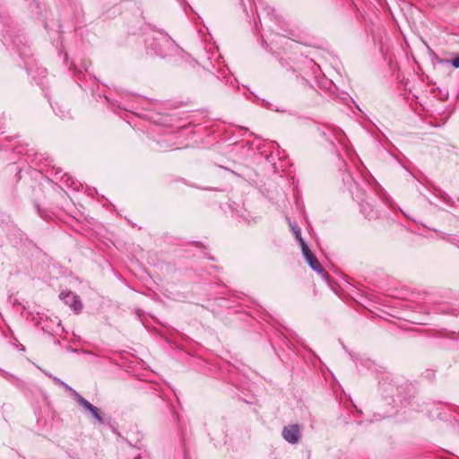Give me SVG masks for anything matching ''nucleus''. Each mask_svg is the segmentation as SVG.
<instances>
[{
    "mask_svg": "<svg viewBox=\"0 0 459 459\" xmlns=\"http://www.w3.org/2000/svg\"><path fill=\"white\" fill-rule=\"evenodd\" d=\"M94 418H96L98 420H101V418L99 414V409L93 406V410L90 411Z\"/></svg>",
    "mask_w": 459,
    "mask_h": 459,
    "instance_id": "39448f33",
    "label": "nucleus"
},
{
    "mask_svg": "<svg viewBox=\"0 0 459 459\" xmlns=\"http://www.w3.org/2000/svg\"><path fill=\"white\" fill-rule=\"evenodd\" d=\"M282 436L288 442L293 444L297 443L299 438V429L297 425L285 427L282 431Z\"/></svg>",
    "mask_w": 459,
    "mask_h": 459,
    "instance_id": "f03ea898",
    "label": "nucleus"
},
{
    "mask_svg": "<svg viewBox=\"0 0 459 459\" xmlns=\"http://www.w3.org/2000/svg\"><path fill=\"white\" fill-rule=\"evenodd\" d=\"M79 403L87 410H93V405L82 397L79 398Z\"/></svg>",
    "mask_w": 459,
    "mask_h": 459,
    "instance_id": "20e7f679",
    "label": "nucleus"
},
{
    "mask_svg": "<svg viewBox=\"0 0 459 459\" xmlns=\"http://www.w3.org/2000/svg\"><path fill=\"white\" fill-rule=\"evenodd\" d=\"M441 63L451 64L455 68H459V56L452 58L451 60H442Z\"/></svg>",
    "mask_w": 459,
    "mask_h": 459,
    "instance_id": "7ed1b4c3",
    "label": "nucleus"
},
{
    "mask_svg": "<svg viewBox=\"0 0 459 459\" xmlns=\"http://www.w3.org/2000/svg\"><path fill=\"white\" fill-rule=\"evenodd\" d=\"M295 236H296L297 239L299 240V244L301 245V241H304V240H303L300 231L299 230H295Z\"/></svg>",
    "mask_w": 459,
    "mask_h": 459,
    "instance_id": "423d86ee",
    "label": "nucleus"
},
{
    "mask_svg": "<svg viewBox=\"0 0 459 459\" xmlns=\"http://www.w3.org/2000/svg\"><path fill=\"white\" fill-rule=\"evenodd\" d=\"M301 249H302L303 255H304L307 263L309 264V266L313 270H315L318 273H323L324 269H323L322 265L320 264V263L318 262L316 257L313 255L311 250L308 248V247L305 243V241H301Z\"/></svg>",
    "mask_w": 459,
    "mask_h": 459,
    "instance_id": "f257e3e1",
    "label": "nucleus"
}]
</instances>
